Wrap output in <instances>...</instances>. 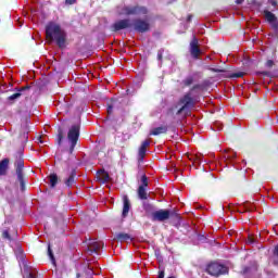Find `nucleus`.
Wrapping results in <instances>:
<instances>
[{
    "label": "nucleus",
    "mask_w": 278,
    "mask_h": 278,
    "mask_svg": "<svg viewBox=\"0 0 278 278\" xmlns=\"http://www.w3.org/2000/svg\"><path fill=\"white\" fill-rule=\"evenodd\" d=\"M132 27L135 31H138L139 34H146V31H149L151 25L149 22L138 18L134 21Z\"/></svg>",
    "instance_id": "9"
},
{
    "label": "nucleus",
    "mask_w": 278,
    "mask_h": 278,
    "mask_svg": "<svg viewBox=\"0 0 278 278\" xmlns=\"http://www.w3.org/2000/svg\"><path fill=\"white\" fill-rule=\"evenodd\" d=\"M77 3V0H65V5H75Z\"/></svg>",
    "instance_id": "33"
},
{
    "label": "nucleus",
    "mask_w": 278,
    "mask_h": 278,
    "mask_svg": "<svg viewBox=\"0 0 278 278\" xmlns=\"http://www.w3.org/2000/svg\"><path fill=\"white\" fill-rule=\"evenodd\" d=\"M48 255L51 260V263L55 266V256H53V251H51V245L48 247Z\"/></svg>",
    "instance_id": "28"
},
{
    "label": "nucleus",
    "mask_w": 278,
    "mask_h": 278,
    "mask_svg": "<svg viewBox=\"0 0 278 278\" xmlns=\"http://www.w3.org/2000/svg\"><path fill=\"white\" fill-rule=\"evenodd\" d=\"M62 142V135H59V144Z\"/></svg>",
    "instance_id": "41"
},
{
    "label": "nucleus",
    "mask_w": 278,
    "mask_h": 278,
    "mask_svg": "<svg viewBox=\"0 0 278 278\" xmlns=\"http://www.w3.org/2000/svg\"><path fill=\"white\" fill-rule=\"evenodd\" d=\"M118 14L124 16H144L149 10L140 5H127L117 9Z\"/></svg>",
    "instance_id": "3"
},
{
    "label": "nucleus",
    "mask_w": 278,
    "mask_h": 278,
    "mask_svg": "<svg viewBox=\"0 0 278 278\" xmlns=\"http://www.w3.org/2000/svg\"><path fill=\"white\" fill-rule=\"evenodd\" d=\"M236 3L240 5L242 3V0H236Z\"/></svg>",
    "instance_id": "40"
},
{
    "label": "nucleus",
    "mask_w": 278,
    "mask_h": 278,
    "mask_svg": "<svg viewBox=\"0 0 278 278\" xmlns=\"http://www.w3.org/2000/svg\"><path fill=\"white\" fill-rule=\"evenodd\" d=\"M112 110H114V105L110 104L108 106V114H112Z\"/></svg>",
    "instance_id": "36"
},
{
    "label": "nucleus",
    "mask_w": 278,
    "mask_h": 278,
    "mask_svg": "<svg viewBox=\"0 0 278 278\" xmlns=\"http://www.w3.org/2000/svg\"><path fill=\"white\" fill-rule=\"evenodd\" d=\"M236 155H237L236 152L231 151L226 155V157L231 162V160H236Z\"/></svg>",
    "instance_id": "31"
},
{
    "label": "nucleus",
    "mask_w": 278,
    "mask_h": 278,
    "mask_svg": "<svg viewBox=\"0 0 278 278\" xmlns=\"http://www.w3.org/2000/svg\"><path fill=\"white\" fill-rule=\"evenodd\" d=\"M190 53H191V58H193V60H199V55H201V53H203L201 48H199V39H197L194 36L190 42Z\"/></svg>",
    "instance_id": "11"
},
{
    "label": "nucleus",
    "mask_w": 278,
    "mask_h": 278,
    "mask_svg": "<svg viewBox=\"0 0 278 278\" xmlns=\"http://www.w3.org/2000/svg\"><path fill=\"white\" fill-rule=\"evenodd\" d=\"M263 14H264V17L267 21V23H269L270 27H273V29L275 31H278V20H277V16L273 12H270L268 10H265L263 12Z\"/></svg>",
    "instance_id": "12"
},
{
    "label": "nucleus",
    "mask_w": 278,
    "mask_h": 278,
    "mask_svg": "<svg viewBox=\"0 0 278 278\" xmlns=\"http://www.w3.org/2000/svg\"><path fill=\"white\" fill-rule=\"evenodd\" d=\"M231 77H233L235 79H238L240 77H244V73L243 72H237V73H233L231 75Z\"/></svg>",
    "instance_id": "30"
},
{
    "label": "nucleus",
    "mask_w": 278,
    "mask_h": 278,
    "mask_svg": "<svg viewBox=\"0 0 278 278\" xmlns=\"http://www.w3.org/2000/svg\"><path fill=\"white\" fill-rule=\"evenodd\" d=\"M68 142L71 144L70 152L75 151L77 147V140H79V125H73L67 132Z\"/></svg>",
    "instance_id": "6"
},
{
    "label": "nucleus",
    "mask_w": 278,
    "mask_h": 278,
    "mask_svg": "<svg viewBox=\"0 0 278 278\" xmlns=\"http://www.w3.org/2000/svg\"><path fill=\"white\" fill-rule=\"evenodd\" d=\"M116 238L121 240V242H127L128 240H131V237L125 232L117 233Z\"/></svg>",
    "instance_id": "23"
},
{
    "label": "nucleus",
    "mask_w": 278,
    "mask_h": 278,
    "mask_svg": "<svg viewBox=\"0 0 278 278\" xmlns=\"http://www.w3.org/2000/svg\"><path fill=\"white\" fill-rule=\"evenodd\" d=\"M39 142L42 144V140L40 139Z\"/></svg>",
    "instance_id": "44"
},
{
    "label": "nucleus",
    "mask_w": 278,
    "mask_h": 278,
    "mask_svg": "<svg viewBox=\"0 0 278 278\" xmlns=\"http://www.w3.org/2000/svg\"><path fill=\"white\" fill-rule=\"evenodd\" d=\"M265 66H266L267 68H273V66H275V61L268 60V61L266 62Z\"/></svg>",
    "instance_id": "32"
},
{
    "label": "nucleus",
    "mask_w": 278,
    "mask_h": 278,
    "mask_svg": "<svg viewBox=\"0 0 278 278\" xmlns=\"http://www.w3.org/2000/svg\"><path fill=\"white\" fill-rule=\"evenodd\" d=\"M46 35L48 40L55 42L59 49H65L66 38H68V35L60 24L55 22L48 23L46 26Z\"/></svg>",
    "instance_id": "2"
},
{
    "label": "nucleus",
    "mask_w": 278,
    "mask_h": 278,
    "mask_svg": "<svg viewBox=\"0 0 278 278\" xmlns=\"http://www.w3.org/2000/svg\"><path fill=\"white\" fill-rule=\"evenodd\" d=\"M163 53H164V50H159V52H157V60L159 61H162V55H163Z\"/></svg>",
    "instance_id": "35"
},
{
    "label": "nucleus",
    "mask_w": 278,
    "mask_h": 278,
    "mask_svg": "<svg viewBox=\"0 0 278 278\" xmlns=\"http://www.w3.org/2000/svg\"><path fill=\"white\" fill-rule=\"evenodd\" d=\"M212 129L214 131H223V123L220 122H215L213 125H212Z\"/></svg>",
    "instance_id": "24"
},
{
    "label": "nucleus",
    "mask_w": 278,
    "mask_h": 278,
    "mask_svg": "<svg viewBox=\"0 0 278 278\" xmlns=\"http://www.w3.org/2000/svg\"><path fill=\"white\" fill-rule=\"evenodd\" d=\"M151 144V141L149 140H144L140 148H139V152H138V162L139 164H142V162H144V156L147 155V147H149Z\"/></svg>",
    "instance_id": "15"
},
{
    "label": "nucleus",
    "mask_w": 278,
    "mask_h": 278,
    "mask_svg": "<svg viewBox=\"0 0 278 278\" xmlns=\"http://www.w3.org/2000/svg\"><path fill=\"white\" fill-rule=\"evenodd\" d=\"M23 168H25V161H23L22 157H18L15 161V173L17 181H20L22 192L25 190V174H23Z\"/></svg>",
    "instance_id": "5"
},
{
    "label": "nucleus",
    "mask_w": 278,
    "mask_h": 278,
    "mask_svg": "<svg viewBox=\"0 0 278 278\" xmlns=\"http://www.w3.org/2000/svg\"><path fill=\"white\" fill-rule=\"evenodd\" d=\"M215 73H223L220 70H214Z\"/></svg>",
    "instance_id": "42"
},
{
    "label": "nucleus",
    "mask_w": 278,
    "mask_h": 278,
    "mask_svg": "<svg viewBox=\"0 0 278 278\" xmlns=\"http://www.w3.org/2000/svg\"><path fill=\"white\" fill-rule=\"evenodd\" d=\"M140 186H143V188L149 187V178H147V175L141 176V185Z\"/></svg>",
    "instance_id": "26"
},
{
    "label": "nucleus",
    "mask_w": 278,
    "mask_h": 278,
    "mask_svg": "<svg viewBox=\"0 0 278 278\" xmlns=\"http://www.w3.org/2000/svg\"><path fill=\"white\" fill-rule=\"evenodd\" d=\"M268 3L274 5V8L277 7V0H268Z\"/></svg>",
    "instance_id": "37"
},
{
    "label": "nucleus",
    "mask_w": 278,
    "mask_h": 278,
    "mask_svg": "<svg viewBox=\"0 0 278 278\" xmlns=\"http://www.w3.org/2000/svg\"><path fill=\"white\" fill-rule=\"evenodd\" d=\"M138 197L141 201H147L149 197L147 195V187L144 186H139L138 188Z\"/></svg>",
    "instance_id": "21"
},
{
    "label": "nucleus",
    "mask_w": 278,
    "mask_h": 278,
    "mask_svg": "<svg viewBox=\"0 0 278 278\" xmlns=\"http://www.w3.org/2000/svg\"><path fill=\"white\" fill-rule=\"evenodd\" d=\"M2 236H3V238H5L7 240H11L10 232H9L8 230H4V231L2 232Z\"/></svg>",
    "instance_id": "34"
},
{
    "label": "nucleus",
    "mask_w": 278,
    "mask_h": 278,
    "mask_svg": "<svg viewBox=\"0 0 278 278\" xmlns=\"http://www.w3.org/2000/svg\"><path fill=\"white\" fill-rule=\"evenodd\" d=\"M75 179H77V172L72 169L68 177L64 181L65 186L67 188H73V186H75Z\"/></svg>",
    "instance_id": "17"
},
{
    "label": "nucleus",
    "mask_w": 278,
    "mask_h": 278,
    "mask_svg": "<svg viewBox=\"0 0 278 278\" xmlns=\"http://www.w3.org/2000/svg\"><path fill=\"white\" fill-rule=\"evenodd\" d=\"M49 181H50V188H55V186H58V174H51L49 176Z\"/></svg>",
    "instance_id": "22"
},
{
    "label": "nucleus",
    "mask_w": 278,
    "mask_h": 278,
    "mask_svg": "<svg viewBox=\"0 0 278 278\" xmlns=\"http://www.w3.org/2000/svg\"><path fill=\"white\" fill-rule=\"evenodd\" d=\"M185 29H188V25H185Z\"/></svg>",
    "instance_id": "43"
},
{
    "label": "nucleus",
    "mask_w": 278,
    "mask_h": 278,
    "mask_svg": "<svg viewBox=\"0 0 278 278\" xmlns=\"http://www.w3.org/2000/svg\"><path fill=\"white\" fill-rule=\"evenodd\" d=\"M242 276L244 278H258L260 275L257 274V263L252 262L250 266H245L242 270Z\"/></svg>",
    "instance_id": "8"
},
{
    "label": "nucleus",
    "mask_w": 278,
    "mask_h": 278,
    "mask_svg": "<svg viewBox=\"0 0 278 278\" xmlns=\"http://www.w3.org/2000/svg\"><path fill=\"white\" fill-rule=\"evenodd\" d=\"M98 173H99V174L102 173V178H100L101 181H102V184H105L106 181L110 180V175H108V173H105V170L101 169V170H99Z\"/></svg>",
    "instance_id": "25"
},
{
    "label": "nucleus",
    "mask_w": 278,
    "mask_h": 278,
    "mask_svg": "<svg viewBox=\"0 0 278 278\" xmlns=\"http://www.w3.org/2000/svg\"><path fill=\"white\" fill-rule=\"evenodd\" d=\"M168 131V126H159L153 128L150 132L151 136H161V134H166Z\"/></svg>",
    "instance_id": "19"
},
{
    "label": "nucleus",
    "mask_w": 278,
    "mask_h": 278,
    "mask_svg": "<svg viewBox=\"0 0 278 278\" xmlns=\"http://www.w3.org/2000/svg\"><path fill=\"white\" fill-rule=\"evenodd\" d=\"M170 218L169 210H159L152 213V220H157L159 223H164V220H168Z\"/></svg>",
    "instance_id": "10"
},
{
    "label": "nucleus",
    "mask_w": 278,
    "mask_h": 278,
    "mask_svg": "<svg viewBox=\"0 0 278 278\" xmlns=\"http://www.w3.org/2000/svg\"><path fill=\"white\" fill-rule=\"evenodd\" d=\"M23 90L25 89H18L17 92L13 93L12 96H9L7 98L8 103H14L16 99H21Z\"/></svg>",
    "instance_id": "20"
},
{
    "label": "nucleus",
    "mask_w": 278,
    "mask_h": 278,
    "mask_svg": "<svg viewBox=\"0 0 278 278\" xmlns=\"http://www.w3.org/2000/svg\"><path fill=\"white\" fill-rule=\"evenodd\" d=\"M131 27V21L129 20H119L112 24L111 29L113 31H121L123 29H129Z\"/></svg>",
    "instance_id": "13"
},
{
    "label": "nucleus",
    "mask_w": 278,
    "mask_h": 278,
    "mask_svg": "<svg viewBox=\"0 0 278 278\" xmlns=\"http://www.w3.org/2000/svg\"><path fill=\"white\" fill-rule=\"evenodd\" d=\"M206 273L212 277H220V275H227V273H229V268L223 264L214 262L207 265Z\"/></svg>",
    "instance_id": "4"
},
{
    "label": "nucleus",
    "mask_w": 278,
    "mask_h": 278,
    "mask_svg": "<svg viewBox=\"0 0 278 278\" xmlns=\"http://www.w3.org/2000/svg\"><path fill=\"white\" fill-rule=\"evenodd\" d=\"M157 278H164V270H161V271L159 273Z\"/></svg>",
    "instance_id": "39"
},
{
    "label": "nucleus",
    "mask_w": 278,
    "mask_h": 278,
    "mask_svg": "<svg viewBox=\"0 0 278 278\" xmlns=\"http://www.w3.org/2000/svg\"><path fill=\"white\" fill-rule=\"evenodd\" d=\"M87 247L89 253H97V255H99V251L103 249V242L97 241L96 239H89Z\"/></svg>",
    "instance_id": "14"
},
{
    "label": "nucleus",
    "mask_w": 278,
    "mask_h": 278,
    "mask_svg": "<svg viewBox=\"0 0 278 278\" xmlns=\"http://www.w3.org/2000/svg\"><path fill=\"white\" fill-rule=\"evenodd\" d=\"M10 165L9 159H3L0 161V177H3L8 173V166Z\"/></svg>",
    "instance_id": "18"
},
{
    "label": "nucleus",
    "mask_w": 278,
    "mask_h": 278,
    "mask_svg": "<svg viewBox=\"0 0 278 278\" xmlns=\"http://www.w3.org/2000/svg\"><path fill=\"white\" fill-rule=\"evenodd\" d=\"M191 21H192V14H189L187 17V23H191Z\"/></svg>",
    "instance_id": "38"
},
{
    "label": "nucleus",
    "mask_w": 278,
    "mask_h": 278,
    "mask_svg": "<svg viewBox=\"0 0 278 278\" xmlns=\"http://www.w3.org/2000/svg\"><path fill=\"white\" fill-rule=\"evenodd\" d=\"M129 210H131V202H129V198L127 195H124L122 218H127V216H129Z\"/></svg>",
    "instance_id": "16"
},
{
    "label": "nucleus",
    "mask_w": 278,
    "mask_h": 278,
    "mask_svg": "<svg viewBox=\"0 0 278 278\" xmlns=\"http://www.w3.org/2000/svg\"><path fill=\"white\" fill-rule=\"evenodd\" d=\"M198 88L199 85H195L189 92L180 98L174 106L168 109L167 118L172 121V123H179L190 114V110L194 108V102L197 101V97H199Z\"/></svg>",
    "instance_id": "1"
},
{
    "label": "nucleus",
    "mask_w": 278,
    "mask_h": 278,
    "mask_svg": "<svg viewBox=\"0 0 278 278\" xmlns=\"http://www.w3.org/2000/svg\"><path fill=\"white\" fill-rule=\"evenodd\" d=\"M185 86H192V84H194V77L192 76H188L185 80H184Z\"/></svg>",
    "instance_id": "27"
},
{
    "label": "nucleus",
    "mask_w": 278,
    "mask_h": 278,
    "mask_svg": "<svg viewBox=\"0 0 278 278\" xmlns=\"http://www.w3.org/2000/svg\"><path fill=\"white\" fill-rule=\"evenodd\" d=\"M238 212H240L241 214L244 212H249V206H247V204H242L238 207Z\"/></svg>",
    "instance_id": "29"
},
{
    "label": "nucleus",
    "mask_w": 278,
    "mask_h": 278,
    "mask_svg": "<svg viewBox=\"0 0 278 278\" xmlns=\"http://www.w3.org/2000/svg\"><path fill=\"white\" fill-rule=\"evenodd\" d=\"M17 260L21 261L20 266L23 268L24 277L27 278H38V271L36 269L29 268L27 262L25 261V256L23 254H17Z\"/></svg>",
    "instance_id": "7"
}]
</instances>
